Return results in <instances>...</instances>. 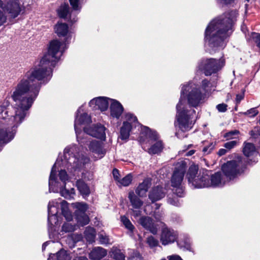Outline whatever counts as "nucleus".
<instances>
[{
    "label": "nucleus",
    "mask_w": 260,
    "mask_h": 260,
    "mask_svg": "<svg viewBox=\"0 0 260 260\" xmlns=\"http://www.w3.org/2000/svg\"><path fill=\"white\" fill-rule=\"evenodd\" d=\"M66 49H48L38 66L30 69L19 79L11 91L15 102L13 112L8 118V127H0V144H6L14 137L16 128L24 121L37 99L41 81L46 83L51 78L54 67Z\"/></svg>",
    "instance_id": "f257e3e1"
},
{
    "label": "nucleus",
    "mask_w": 260,
    "mask_h": 260,
    "mask_svg": "<svg viewBox=\"0 0 260 260\" xmlns=\"http://www.w3.org/2000/svg\"><path fill=\"white\" fill-rule=\"evenodd\" d=\"M205 98V93L198 85L190 82L183 86L180 99L176 106V119L180 131L186 132L191 128L194 124L195 111L191 107H198L204 103Z\"/></svg>",
    "instance_id": "f03ea898"
},
{
    "label": "nucleus",
    "mask_w": 260,
    "mask_h": 260,
    "mask_svg": "<svg viewBox=\"0 0 260 260\" xmlns=\"http://www.w3.org/2000/svg\"><path fill=\"white\" fill-rule=\"evenodd\" d=\"M237 15L236 11H231L211 21L205 32L206 45L213 50L224 47V41L232 32V26Z\"/></svg>",
    "instance_id": "7ed1b4c3"
},
{
    "label": "nucleus",
    "mask_w": 260,
    "mask_h": 260,
    "mask_svg": "<svg viewBox=\"0 0 260 260\" xmlns=\"http://www.w3.org/2000/svg\"><path fill=\"white\" fill-rule=\"evenodd\" d=\"M60 166V161L57 159L52 168L49 180V191H59L62 197L67 199L70 198L75 194V190L74 188H71L70 190L66 188L69 176L64 170L61 169L59 170L58 167Z\"/></svg>",
    "instance_id": "20e7f679"
},
{
    "label": "nucleus",
    "mask_w": 260,
    "mask_h": 260,
    "mask_svg": "<svg viewBox=\"0 0 260 260\" xmlns=\"http://www.w3.org/2000/svg\"><path fill=\"white\" fill-rule=\"evenodd\" d=\"M78 150L76 145L66 148L63 154L64 160H61L71 173L80 171L90 161L88 157L80 153Z\"/></svg>",
    "instance_id": "39448f33"
},
{
    "label": "nucleus",
    "mask_w": 260,
    "mask_h": 260,
    "mask_svg": "<svg viewBox=\"0 0 260 260\" xmlns=\"http://www.w3.org/2000/svg\"><path fill=\"white\" fill-rule=\"evenodd\" d=\"M246 166V160L241 156H238L236 159L229 161L222 166V172L229 181L234 179L243 172Z\"/></svg>",
    "instance_id": "423d86ee"
},
{
    "label": "nucleus",
    "mask_w": 260,
    "mask_h": 260,
    "mask_svg": "<svg viewBox=\"0 0 260 260\" xmlns=\"http://www.w3.org/2000/svg\"><path fill=\"white\" fill-rule=\"evenodd\" d=\"M224 65L225 60L222 57L219 59L203 58L199 61L197 71L202 72L206 76H211L221 70Z\"/></svg>",
    "instance_id": "0eeeda50"
},
{
    "label": "nucleus",
    "mask_w": 260,
    "mask_h": 260,
    "mask_svg": "<svg viewBox=\"0 0 260 260\" xmlns=\"http://www.w3.org/2000/svg\"><path fill=\"white\" fill-rule=\"evenodd\" d=\"M83 138L85 142H78L81 144H86L87 146V150L96 159L102 158L105 156L106 153V149L103 142L91 139L88 137Z\"/></svg>",
    "instance_id": "6e6552de"
},
{
    "label": "nucleus",
    "mask_w": 260,
    "mask_h": 260,
    "mask_svg": "<svg viewBox=\"0 0 260 260\" xmlns=\"http://www.w3.org/2000/svg\"><path fill=\"white\" fill-rule=\"evenodd\" d=\"M82 108L80 107L77 111V115L76 117L74 123L75 131L76 134L77 140L78 141L85 142L84 138L82 137L85 135V131H81L80 126L85 125L91 122V118L87 113L80 114Z\"/></svg>",
    "instance_id": "1a4fd4ad"
},
{
    "label": "nucleus",
    "mask_w": 260,
    "mask_h": 260,
    "mask_svg": "<svg viewBox=\"0 0 260 260\" xmlns=\"http://www.w3.org/2000/svg\"><path fill=\"white\" fill-rule=\"evenodd\" d=\"M186 169V164L183 161H181L176 164L171 178V184L173 187L179 186L182 184Z\"/></svg>",
    "instance_id": "9d476101"
},
{
    "label": "nucleus",
    "mask_w": 260,
    "mask_h": 260,
    "mask_svg": "<svg viewBox=\"0 0 260 260\" xmlns=\"http://www.w3.org/2000/svg\"><path fill=\"white\" fill-rule=\"evenodd\" d=\"M73 206L76 209L75 214L77 222L81 226H84L89 223V219L86 214L87 205L84 203L76 202L73 204Z\"/></svg>",
    "instance_id": "9b49d317"
},
{
    "label": "nucleus",
    "mask_w": 260,
    "mask_h": 260,
    "mask_svg": "<svg viewBox=\"0 0 260 260\" xmlns=\"http://www.w3.org/2000/svg\"><path fill=\"white\" fill-rule=\"evenodd\" d=\"M106 128L101 124L92 125L90 127H85V135L82 137H88L87 135L105 141L106 139Z\"/></svg>",
    "instance_id": "f8f14e48"
},
{
    "label": "nucleus",
    "mask_w": 260,
    "mask_h": 260,
    "mask_svg": "<svg viewBox=\"0 0 260 260\" xmlns=\"http://www.w3.org/2000/svg\"><path fill=\"white\" fill-rule=\"evenodd\" d=\"M6 2L5 8L11 18L17 17L22 10L21 0H5Z\"/></svg>",
    "instance_id": "ddd939ff"
},
{
    "label": "nucleus",
    "mask_w": 260,
    "mask_h": 260,
    "mask_svg": "<svg viewBox=\"0 0 260 260\" xmlns=\"http://www.w3.org/2000/svg\"><path fill=\"white\" fill-rule=\"evenodd\" d=\"M177 233L173 229L164 226L161 229L160 242L164 245L174 243L177 238Z\"/></svg>",
    "instance_id": "4468645a"
},
{
    "label": "nucleus",
    "mask_w": 260,
    "mask_h": 260,
    "mask_svg": "<svg viewBox=\"0 0 260 260\" xmlns=\"http://www.w3.org/2000/svg\"><path fill=\"white\" fill-rule=\"evenodd\" d=\"M228 181L227 179L221 172H217L210 177V180L206 183L199 185V186H210V187H221Z\"/></svg>",
    "instance_id": "2eb2a0df"
},
{
    "label": "nucleus",
    "mask_w": 260,
    "mask_h": 260,
    "mask_svg": "<svg viewBox=\"0 0 260 260\" xmlns=\"http://www.w3.org/2000/svg\"><path fill=\"white\" fill-rule=\"evenodd\" d=\"M111 99L106 97H98L91 100L89 103V106L93 109H100L102 111L106 110L109 106V101L111 102Z\"/></svg>",
    "instance_id": "dca6fc26"
},
{
    "label": "nucleus",
    "mask_w": 260,
    "mask_h": 260,
    "mask_svg": "<svg viewBox=\"0 0 260 260\" xmlns=\"http://www.w3.org/2000/svg\"><path fill=\"white\" fill-rule=\"evenodd\" d=\"M58 16L72 23L75 22L77 19L72 12H70L69 6L67 4L61 5L57 10Z\"/></svg>",
    "instance_id": "f3484780"
},
{
    "label": "nucleus",
    "mask_w": 260,
    "mask_h": 260,
    "mask_svg": "<svg viewBox=\"0 0 260 260\" xmlns=\"http://www.w3.org/2000/svg\"><path fill=\"white\" fill-rule=\"evenodd\" d=\"M139 222L143 228L149 231L151 233L153 234L157 233V228L150 217L142 216L140 218Z\"/></svg>",
    "instance_id": "a211bd4d"
},
{
    "label": "nucleus",
    "mask_w": 260,
    "mask_h": 260,
    "mask_svg": "<svg viewBox=\"0 0 260 260\" xmlns=\"http://www.w3.org/2000/svg\"><path fill=\"white\" fill-rule=\"evenodd\" d=\"M165 189L162 187L156 186L153 188L149 193V198L152 202L159 200L165 196Z\"/></svg>",
    "instance_id": "6ab92c4d"
},
{
    "label": "nucleus",
    "mask_w": 260,
    "mask_h": 260,
    "mask_svg": "<svg viewBox=\"0 0 260 260\" xmlns=\"http://www.w3.org/2000/svg\"><path fill=\"white\" fill-rule=\"evenodd\" d=\"M123 111V107L119 102L113 99L111 100L110 112L113 117L119 118Z\"/></svg>",
    "instance_id": "aec40b11"
},
{
    "label": "nucleus",
    "mask_w": 260,
    "mask_h": 260,
    "mask_svg": "<svg viewBox=\"0 0 260 260\" xmlns=\"http://www.w3.org/2000/svg\"><path fill=\"white\" fill-rule=\"evenodd\" d=\"M107 254V250L101 247L93 248L89 254V258L92 260H100Z\"/></svg>",
    "instance_id": "412c9836"
},
{
    "label": "nucleus",
    "mask_w": 260,
    "mask_h": 260,
    "mask_svg": "<svg viewBox=\"0 0 260 260\" xmlns=\"http://www.w3.org/2000/svg\"><path fill=\"white\" fill-rule=\"evenodd\" d=\"M210 180V175H208L206 173L203 172L202 174H200L197 176L196 180H193L192 185L195 188H203V187H208L210 186H199L202 184L206 183Z\"/></svg>",
    "instance_id": "4be33fe9"
},
{
    "label": "nucleus",
    "mask_w": 260,
    "mask_h": 260,
    "mask_svg": "<svg viewBox=\"0 0 260 260\" xmlns=\"http://www.w3.org/2000/svg\"><path fill=\"white\" fill-rule=\"evenodd\" d=\"M150 186V183L148 180H144L136 189V194L140 197L146 196V192Z\"/></svg>",
    "instance_id": "5701e85b"
},
{
    "label": "nucleus",
    "mask_w": 260,
    "mask_h": 260,
    "mask_svg": "<svg viewBox=\"0 0 260 260\" xmlns=\"http://www.w3.org/2000/svg\"><path fill=\"white\" fill-rule=\"evenodd\" d=\"M128 198L135 209H140L143 204V202L133 191L129 192Z\"/></svg>",
    "instance_id": "b1692460"
},
{
    "label": "nucleus",
    "mask_w": 260,
    "mask_h": 260,
    "mask_svg": "<svg viewBox=\"0 0 260 260\" xmlns=\"http://www.w3.org/2000/svg\"><path fill=\"white\" fill-rule=\"evenodd\" d=\"M54 30L58 36L64 37L67 35L69 32V27L66 23H58L55 25Z\"/></svg>",
    "instance_id": "393cba45"
},
{
    "label": "nucleus",
    "mask_w": 260,
    "mask_h": 260,
    "mask_svg": "<svg viewBox=\"0 0 260 260\" xmlns=\"http://www.w3.org/2000/svg\"><path fill=\"white\" fill-rule=\"evenodd\" d=\"M76 186L80 193L83 197L88 196L90 194V189L88 185L82 180H78Z\"/></svg>",
    "instance_id": "a878e982"
},
{
    "label": "nucleus",
    "mask_w": 260,
    "mask_h": 260,
    "mask_svg": "<svg viewBox=\"0 0 260 260\" xmlns=\"http://www.w3.org/2000/svg\"><path fill=\"white\" fill-rule=\"evenodd\" d=\"M133 125H128L127 123H123V125L120 130V136L121 139L125 140L128 139L129 136V133L133 129Z\"/></svg>",
    "instance_id": "bb28decb"
},
{
    "label": "nucleus",
    "mask_w": 260,
    "mask_h": 260,
    "mask_svg": "<svg viewBox=\"0 0 260 260\" xmlns=\"http://www.w3.org/2000/svg\"><path fill=\"white\" fill-rule=\"evenodd\" d=\"M198 171V168L196 166H191L190 167L187 173L188 180L189 183L193 184V180L197 179V175Z\"/></svg>",
    "instance_id": "cd10ccee"
},
{
    "label": "nucleus",
    "mask_w": 260,
    "mask_h": 260,
    "mask_svg": "<svg viewBox=\"0 0 260 260\" xmlns=\"http://www.w3.org/2000/svg\"><path fill=\"white\" fill-rule=\"evenodd\" d=\"M10 103L8 101H4L0 105V119H7L9 117L8 107Z\"/></svg>",
    "instance_id": "c85d7f7f"
},
{
    "label": "nucleus",
    "mask_w": 260,
    "mask_h": 260,
    "mask_svg": "<svg viewBox=\"0 0 260 260\" xmlns=\"http://www.w3.org/2000/svg\"><path fill=\"white\" fill-rule=\"evenodd\" d=\"M84 233L85 238L87 241L91 243L94 241L95 232L93 228L87 227Z\"/></svg>",
    "instance_id": "c756f323"
},
{
    "label": "nucleus",
    "mask_w": 260,
    "mask_h": 260,
    "mask_svg": "<svg viewBox=\"0 0 260 260\" xmlns=\"http://www.w3.org/2000/svg\"><path fill=\"white\" fill-rule=\"evenodd\" d=\"M255 151L254 145L250 143H245L243 149L244 154L246 156L252 155Z\"/></svg>",
    "instance_id": "7c9ffc66"
},
{
    "label": "nucleus",
    "mask_w": 260,
    "mask_h": 260,
    "mask_svg": "<svg viewBox=\"0 0 260 260\" xmlns=\"http://www.w3.org/2000/svg\"><path fill=\"white\" fill-rule=\"evenodd\" d=\"M162 145L161 141H157L148 149V152L150 154H157L161 151Z\"/></svg>",
    "instance_id": "2f4dec72"
},
{
    "label": "nucleus",
    "mask_w": 260,
    "mask_h": 260,
    "mask_svg": "<svg viewBox=\"0 0 260 260\" xmlns=\"http://www.w3.org/2000/svg\"><path fill=\"white\" fill-rule=\"evenodd\" d=\"M126 121L123 123H127L128 125H133V127L136 128L139 126V123L137 121V117L131 113H127L125 115Z\"/></svg>",
    "instance_id": "473e14b6"
},
{
    "label": "nucleus",
    "mask_w": 260,
    "mask_h": 260,
    "mask_svg": "<svg viewBox=\"0 0 260 260\" xmlns=\"http://www.w3.org/2000/svg\"><path fill=\"white\" fill-rule=\"evenodd\" d=\"M61 206L63 215L67 220H71L72 219V215L71 212H70L68 210V208L67 207V203L66 201L62 202Z\"/></svg>",
    "instance_id": "72a5a7b5"
},
{
    "label": "nucleus",
    "mask_w": 260,
    "mask_h": 260,
    "mask_svg": "<svg viewBox=\"0 0 260 260\" xmlns=\"http://www.w3.org/2000/svg\"><path fill=\"white\" fill-rule=\"evenodd\" d=\"M58 204L54 201L50 202L48 205V215H56L58 212Z\"/></svg>",
    "instance_id": "f704fd0d"
},
{
    "label": "nucleus",
    "mask_w": 260,
    "mask_h": 260,
    "mask_svg": "<svg viewBox=\"0 0 260 260\" xmlns=\"http://www.w3.org/2000/svg\"><path fill=\"white\" fill-rule=\"evenodd\" d=\"M121 221L123 224L124 225L125 228L129 231L131 234H132L135 229V227L131 221L124 216H121Z\"/></svg>",
    "instance_id": "c9c22d12"
},
{
    "label": "nucleus",
    "mask_w": 260,
    "mask_h": 260,
    "mask_svg": "<svg viewBox=\"0 0 260 260\" xmlns=\"http://www.w3.org/2000/svg\"><path fill=\"white\" fill-rule=\"evenodd\" d=\"M111 257L115 260H125V255L120 249H115L112 251Z\"/></svg>",
    "instance_id": "e433bc0d"
},
{
    "label": "nucleus",
    "mask_w": 260,
    "mask_h": 260,
    "mask_svg": "<svg viewBox=\"0 0 260 260\" xmlns=\"http://www.w3.org/2000/svg\"><path fill=\"white\" fill-rule=\"evenodd\" d=\"M201 89H202L201 91L205 93V96L206 93L210 92L212 90V88L211 84L210 81L207 79L203 80L202 82Z\"/></svg>",
    "instance_id": "4c0bfd02"
},
{
    "label": "nucleus",
    "mask_w": 260,
    "mask_h": 260,
    "mask_svg": "<svg viewBox=\"0 0 260 260\" xmlns=\"http://www.w3.org/2000/svg\"><path fill=\"white\" fill-rule=\"evenodd\" d=\"M56 256L57 260H70L71 258L70 254L63 249H61L56 253Z\"/></svg>",
    "instance_id": "58836bf2"
},
{
    "label": "nucleus",
    "mask_w": 260,
    "mask_h": 260,
    "mask_svg": "<svg viewBox=\"0 0 260 260\" xmlns=\"http://www.w3.org/2000/svg\"><path fill=\"white\" fill-rule=\"evenodd\" d=\"M132 176L131 174H128L123 177L122 179L118 180L119 184L124 186L129 185L132 181Z\"/></svg>",
    "instance_id": "ea45409f"
},
{
    "label": "nucleus",
    "mask_w": 260,
    "mask_h": 260,
    "mask_svg": "<svg viewBox=\"0 0 260 260\" xmlns=\"http://www.w3.org/2000/svg\"><path fill=\"white\" fill-rule=\"evenodd\" d=\"M72 9L75 11L79 12L82 8L80 0H69Z\"/></svg>",
    "instance_id": "a19ab883"
},
{
    "label": "nucleus",
    "mask_w": 260,
    "mask_h": 260,
    "mask_svg": "<svg viewBox=\"0 0 260 260\" xmlns=\"http://www.w3.org/2000/svg\"><path fill=\"white\" fill-rule=\"evenodd\" d=\"M147 243L151 248H153L158 245V241L151 236L147 238Z\"/></svg>",
    "instance_id": "79ce46f5"
},
{
    "label": "nucleus",
    "mask_w": 260,
    "mask_h": 260,
    "mask_svg": "<svg viewBox=\"0 0 260 260\" xmlns=\"http://www.w3.org/2000/svg\"><path fill=\"white\" fill-rule=\"evenodd\" d=\"M75 230V226L70 223H64L62 226V231L66 232H72Z\"/></svg>",
    "instance_id": "37998d69"
},
{
    "label": "nucleus",
    "mask_w": 260,
    "mask_h": 260,
    "mask_svg": "<svg viewBox=\"0 0 260 260\" xmlns=\"http://www.w3.org/2000/svg\"><path fill=\"white\" fill-rule=\"evenodd\" d=\"M176 188L174 193L177 197H182L184 194V188L182 184L179 186H173Z\"/></svg>",
    "instance_id": "c03bdc74"
},
{
    "label": "nucleus",
    "mask_w": 260,
    "mask_h": 260,
    "mask_svg": "<svg viewBox=\"0 0 260 260\" xmlns=\"http://www.w3.org/2000/svg\"><path fill=\"white\" fill-rule=\"evenodd\" d=\"M3 6V2L0 0V8H2ZM7 20V17L4 14L3 11L0 9V26L3 25Z\"/></svg>",
    "instance_id": "a18cd8bd"
},
{
    "label": "nucleus",
    "mask_w": 260,
    "mask_h": 260,
    "mask_svg": "<svg viewBox=\"0 0 260 260\" xmlns=\"http://www.w3.org/2000/svg\"><path fill=\"white\" fill-rule=\"evenodd\" d=\"M48 220L50 225H55L58 221L57 217L56 215H48Z\"/></svg>",
    "instance_id": "49530a36"
},
{
    "label": "nucleus",
    "mask_w": 260,
    "mask_h": 260,
    "mask_svg": "<svg viewBox=\"0 0 260 260\" xmlns=\"http://www.w3.org/2000/svg\"><path fill=\"white\" fill-rule=\"evenodd\" d=\"M146 136L152 139L156 140L157 138V135L155 132H152L148 127H146Z\"/></svg>",
    "instance_id": "de8ad7c7"
},
{
    "label": "nucleus",
    "mask_w": 260,
    "mask_h": 260,
    "mask_svg": "<svg viewBox=\"0 0 260 260\" xmlns=\"http://www.w3.org/2000/svg\"><path fill=\"white\" fill-rule=\"evenodd\" d=\"M251 39L256 44L258 47H260V34L253 32L251 34Z\"/></svg>",
    "instance_id": "09e8293b"
},
{
    "label": "nucleus",
    "mask_w": 260,
    "mask_h": 260,
    "mask_svg": "<svg viewBox=\"0 0 260 260\" xmlns=\"http://www.w3.org/2000/svg\"><path fill=\"white\" fill-rule=\"evenodd\" d=\"M238 143V142L236 140L234 141H231L225 143L224 144V147L226 148L228 150H230L235 147L237 144Z\"/></svg>",
    "instance_id": "8fccbe9b"
},
{
    "label": "nucleus",
    "mask_w": 260,
    "mask_h": 260,
    "mask_svg": "<svg viewBox=\"0 0 260 260\" xmlns=\"http://www.w3.org/2000/svg\"><path fill=\"white\" fill-rule=\"evenodd\" d=\"M99 239L101 244H105L109 243V238L106 235L100 234L99 235Z\"/></svg>",
    "instance_id": "3c124183"
},
{
    "label": "nucleus",
    "mask_w": 260,
    "mask_h": 260,
    "mask_svg": "<svg viewBox=\"0 0 260 260\" xmlns=\"http://www.w3.org/2000/svg\"><path fill=\"white\" fill-rule=\"evenodd\" d=\"M258 111L256 108H251L249 110H247L244 113L246 115H249L251 117H254L258 114Z\"/></svg>",
    "instance_id": "603ef678"
},
{
    "label": "nucleus",
    "mask_w": 260,
    "mask_h": 260,
    "mask_svg": "<svg viewBox=\"0 0 260 260\" xmlns=\"http://www.w3.org/2000/svg\"><path fill=\"white\" fill-rule=\"evenodd\" d=\"M214 148V145L210 143L209 145L205 146L203 149V152L204 154H209Z\"/></svg>",
    "instance_id": "864d4df0"
},
{
    "label": "nucleus",
    "mask_w": 260,
    "mask_h": 260,
    "mask_svg": "<svg viewBox=\"0 0 260 260\" xmlns=\"http://www.w3.org/2000/svg\"><path fill=\"white\" fill-rule=\"evenodd\" d=\"M239 133V132L237 130L232 131L227 133L224 137H226L228 139H233L235 138L233 136L238 135Z\"/></svg>",
    "instance_id": "5fc2aeb1"
},
{
    "label": "nucleus",
    "mask_w": 260,
    "mask_h": 260,
    "mask_svg": "<svg viewBox=\"0 0 260 260\" xmlns=\"http://www.w3.org/2000/svg\"><path fill=\"white\" fill-rule=\"evenodd\" d=\"M168 202L169 204L174 206H178L180 205L179 201L175 197L172 198L170 197L168 199Z\"/></svg>",
    "instance_id": "6e6d98bb"
},
{
    "label": "nucleus",
    "mask_w": 260,
    "mask_h": 260,
    "mask_svg": "<svg viewBox=\"0 0 260 260\" xmlns=\"http://www.w3.org/2000/svg\"><path fill=\"white\" fill-rule=\"evenodd\" d=\"M227 105L225 104H220L216 106V108L220 112H224L227 110Z\"/></svg>",
    "instance_id": "4d7b16f0"
},
{
    "label": "nucleus",
    "mask_w": 260,
    "mask_h": 260,
    "mask_svg": "<svg viewBox=\"0 0 260 260\" xmlns=\"http://www.w3.org/2000/svg\"><path fill=\"white\" fill-rule=\"evenodd\" d=\"M113 175L115 180L118 182V180H120V178L119 177V174L118 170L116 169H114L113 171Z\"/></svg>",
    "instance_id": "13d9d810"
},
{
    "label": "nucleus",
    "mask_w": 260,
    "mask_h": 260,
    "mask_svg": "<svg viewBox=\"0 0 260 260\" xmlns=\"http://www.w3.org/2000/svg\"><path fill=\"white\" fill-rule=\"evenodd\" d=\"M236 0H217L218 3L224 5L230 4L234 3Z\"/></svg>",
    "instance_id": "bf43d9fd"
},
{
    "label": "nucleus",
    "mask_w": 260,
    "mask_h": 260,
    "mask_svg": "<svg viewBox=\"0 0 260 260\" xmlns=\"http://www.w3.org/2000/svg\"><path fill=\"white\" fill-rule=\"evenodd\" d=\"M178 244L181 246H184L187 249H189L190 248V242L189 239L186 240V241L184 242V244H182V242H180Z\"/></svg>",
    "instance_id": "052dcab7"
},
{
    "label": "nucleus",
    "mask_w": 260,
    "mask_h": 260,
    "mask_svg": "<svg viewBox=\"0 0 260 260\" xmlns=\"http://www.w3.org/2000/svg\"><path fill=\"white\" fill-rule=\"evenodd\" d=\"M168 260H182L178 255H172L167 257Z\"/></svg>",
    "instance_id": "680f3d73"
},
{
    "label": "nucleus",
    "mask_w": 260,
    "mask_h": 260,
    "mask_svg": "<svg viewBox=\"0 0 260 260\" xmlns=\"http://www.w3.org/2000/svg\"><path fill=\"white\" fill-rule=\"evenodd\" d=\"M244 98V94H238L236 95V103L237 104H239L241 100H242Z\"/></svg>",
    "instance_id": "e2e57ef3"
},
{
    "label": "nucleus",
    "mask_w": 260,
    "mask_h": 260,
    "mask_svg": "<svg viewBox=\"0 0 260 260\" xmlns=\"http://www.w3.org/2000/svg\"><path fill=\"white\" fill-rule=\"evenodd\" d=\"M227 152V150L225 149H220L218 152L219 155L221 156L225 154Z\"/></svg>",
    "instance_id": "0e129e2a"
},
{
    "label": "nucleus",
    "mask_w": 260,
    "mask_h": 260,
    "mask_svg": "<svg viewBox=\"0 0 260 260\" xmlns=\"http://www.w3.org/2000/svg\"><path fill=\"white\" fill-rule=\"evenodd\" d=\"M141 214L140 211L134 210L133 211V215L134 216L137 217L139 216Z\"/></svg>",
    "instance_id": "69168bd1"
},
{
    "label": "nucleus",
    "mask_w": 260,
    "mask_h": 260,
    "mask_svg": "<svg viewBox=\"0 0 260 260\" xmlns=\"http://www.w3.org/2000/svg\"><path fill=\"white\" fill-rule=\"evenodd\" d=\"M73 260H88V259L85 256H80L75 258Z\"/></svg>",
    "instance_id": "338daca9"
},
{
    "label": "nucleus",
    "mask_w": 260,
    "mask_h": 260,
    "mask_svg": "<svg viewBox=\"0 0 260 260\" xmlns=\"http://www.w3.org/2000/svg\"><path fill=\"white\" fill-rule=\"evenodd\" d=\"M195 152V151L194 150H191L189 151L188 152H186L185 154V155L186 156H191L192 154H193Z\"/></svg>",
    "instance_id": "774afa93"
}]
</instances>
